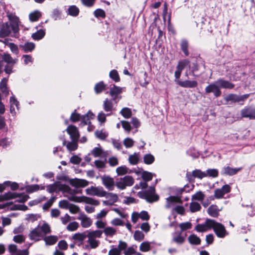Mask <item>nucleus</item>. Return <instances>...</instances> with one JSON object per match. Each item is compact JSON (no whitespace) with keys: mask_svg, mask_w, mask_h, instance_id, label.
Segmentation results:
<instances>
[{"mask_svg":"<svg viewBox=\"0 0 255 255\" xmlns=\"http://www.w3.org/2000/svg\"><path fill=\"white\" fill-rule=\"evenodd\" d=\"M61 191L64 194L65 197L71 201L77 203H85L95 206H98L100 203L98 200L90 197L85 196H75V194L78 193L77 190L72 189L69 186L65 184H62Z\"/></svg>","mask_w":255,"mask_h":255,"instance_id":"1","label":"nucleus"},{"mask_svg":"<svg viewBox=\"0 0 255 255\" xmlns=\"http://www.w3.org/2000/svg\"><path fill=\"white\" fill-rule=\"evenodd\" d=\"M50 228L47 223H44L42 226H38L30 231L29 237L31 240L38 241L44 236L50 232Z\"/></svg>","mask_w":255,"mask_h":255,"instance_id":"2","label":"nucleus"},{"mask_svg":"<svg viewBox=\"0 0 255 255\" xmlns=\"http://www.w3.org/2000/svg\"><path fill=\"white\" fill-rule=\"evenodd\" d=\"M102 234L103 231L101 230L88 231L87 242L91 249H95L99 247L100 242L96 238H100Z\"/></svg>","mask_w":255,"mask_h":255,"instance_id":"3","label":"nucleus"},{"mask_svg":"<svg viewBox=\"0 0 255 255\" xmlns=\"http://www.w3.org/2000/svg\"><path fill=\"white\" fill-rule=\"evenodd\" d=\"M134 183L133 178L129 175H127L121 178L116 183V186L118 188L123 190L127 187L131 186Z\"/></svg>","mask_w":255,"mask_h":255,"instance_id":"4","label":"nucleus"},{"mask_svg":"<svg viewBox=\"0 0 255 255\" xmlns=\"http://www.w3.org/2000/svg\"><path fill=\"white\" fill-rule=\"evenodd\" d=\"M28 196L26 195H21L18 196L16 194L11 192H7L4 195L0 196V202L4 200L18 198L16 200L18 202L23 203L27 200Z\"/></svg>","mask_w":255,"mask_h":255,"instance_id":"5","label":"nucleus"},{"mask_svg":"<svg viewBox=\"0 0 255 255\" xmlns=\"http://www.w3.org/2000/svg\"><path fill=\"white\" fill-rule=\"evenodd\" d=\"M212 229H213L215 234L218 238H223L228 234L225 226L222 224L216 222L215 220H214Z\"/></svg>","mask_w":255,"mask_h":255,"instance_id":"6","label":"nucleus"},{"mask_svg":"<svg viewBox=\"0 0 255 255\" xmlns=\"http://www.w3.org/2000/svg\"><path fill=\"white\" fill-rule=\"evenodd\" d=\"M86 193L90 196H96L100 197L106 196L107 192L104 190L103 187L98 186H91L85 190Z\"/></svg>","mask_w":255,"mask_h":255,"instance_id":"7","label":"nucleus"},{"mask_svg":"<svg viewBox=\"0 0 255 255\" xmlns=\"http://www.w3.org/2000/svg\"><path fill=\"white\" fill-rule=\"evenodd\" d=\"M214 220L207 219L204 224H199L196 226L195 229L198 232H205L212 229Z\"/></svg>","mask_w":255,"mask_h":255,"instance_id":"8","label":"nucleus"},{"mask_svg":"<svg viewBox=\"0 0 255 255\" xmlns=\"http://www.w3.org/2000/svg\"><path fill=\"white\" fill-rule=\"evenodd\" d=\"M231 190V186L228 184H225L221 188L217 189L214 191V196L217 199L222 198L225 194L230 193Z\"/></svg>","mask_w":255,"mask_h":255,"instance_id":"9","label":"nucleus"},{"mask_svg":"<svg viewBox=\"0 0 255 255\" xmlns=\"http://www.w3.org/2000/svg\"><path fill=\"white\" fill-rule=\"evenodd\" d=\"M70 185L77 188H83L87 186L89 182L85 179L79 178L70 179L69 181Z\"/></svg>","mask_w":255,"mask_h":255,"instance_id":"10","label":"nucleus"},{"mask_svg":"<svg viewBox=\"0 0 255 255\" xmlns=\"http://www.w3.org/2000/svg\"><path fill=\"white\" fill-rule=\"evenodd\" d=\"M220 86L215 82L207 86L205 88V91L207 93H213L216 97H219L221 94V91L220 90Z\"/></svg>","mask_w":255,"mask_h":255,"instance_id":"11","label":"nucleus"},{"mask_svg":"<svg viewBox=\"0 0 255 255\" xmlns=\"http://www.w3.org/2000/svg\"><path fill=\"white\" fill-rule=\"evenodd\" d=\"M248 96V95L239 96L235 94H229L225 97V100L227 102H240L247 99Z\"/></svg>","mask_w":255,"mask_h":255,"instance_id":"12","label":"nucleus"},{"mask_svg":"<svg viewBox=\"0 0 255 255\" xmlns=\"http://www.w3.org/2000/svg\"><path fill=\"white\" fill-rule=\"evenodd\" d=\"M77 219L81 221V225L83 228H88L90 227L92 224V220L90 218L88 217L84 213H79Z\"/></svg>","mask_w":255,"mask_h":255,"instance_id":"13","label":"nucleus"},{"mask_svg":"<svg viewBox=\"0 0 255 255\" xmlns=\"http://www.w3.org/2000/svg\"><path fill=\"white\" fill-rule=\"evenodd\" d=\"M103 184L109 190H112L114 188L115 182L113 178L109 176L104 175L101 177Z\"/></svg>","mask_w":255,"mask_h":255,"instance_id":"14","label":"nucleus"},{"mask_svg":"<svg viewBox=\"0 0 255 255\" xmlns=\"http://www.w3.org/2000/svg\"><path fill=\"white\" fill-rule=\"evenodd\" d=\"M144 195L146 200L149 202L156 201L158 199V196L155 194V189L153 187H150L145 192Z\"/></svg>","mask_w":255,"mask_h":255,"instance_id":"15","label":"nucleus"},{"mask_svg":"<svg viewBox=\"0 0 255 255\" xmlns=\"http://www.w3.org/2000/svg\"><path fill=\"white\" fill-rule=\"evenodd\" d=\"M107 200L103 201V204L105 206H112L116 202L118 199V197L117 194L108 193L106 194V196Z\"/></svg>","mask_w":255,"mask_h":255,"instance_id":"16","label":"nucleus"},{"mask_svg":"<svg viewBox=\"0 0 255 255\" xmlns=\"http://www.w3.org/2000/svg\"><path fill=\"white\" fill-rule=\"evenodd\" d=\"M66 131L70 135L71 140H78L80 134L77 127L73 125L69 126Z\"/></svg>","mask_w":255,"mask_h":255,"instance_id":"17","label":"nucleus"},{"mask_svg":"<svg viewBox=\"0 0 255 255\" xmlns=\"http://www.w3.org/2000/svg\"><path fill=\"white\" fill-rule=\"evenodd\" d=\"M88 231L83 232L75 234L72 238L74 240L75 243L77 244L79 246L83 244V241L87 237Z\"/></svg>","mask_w":255,"mask_h":255,"instance_id":"18","label":"nucleus"},{"mask_svg":"<svg viewBox=\"0 0 255 255\" xmlns=\"http://www.w3.org/2000/svg\"><path fill=\"white\" fill-rule=\"evenodd\" d=\"M186 176L189 180H191L192 177L202 179L204 177H207V174L200 170L196 169L193 170L192 173L187 172Z\"/></svg>","mask_w":255,"mask_h":255,"instance_id":"19","label":"nucleus"},{"mask_svg":"<svg viewBox=\"0 0 255 255\" xmlns=\"http://www.w3.org/2000/svg\"><path fill=\"white\" fill-rule=\"evenodd\" d=\"M242 170L241 167L232 168L229 166L224 167L222 168L221 173L223 175L232 176L237 174Z\"/></svg>","mask_w":255,"mask_h":255,"instance_id":"20","label":"nucleus"},{"mask_svg":"<svg viewBox=\"0 0 255 255\" xmlns=\"http://www.w3.org/2000/svg\"><path fill=\"white\" fill-rule=\"evenodd\" d=\"M175 82L181 87L187 88H195L197 86L198 84L197 81L194 80H186L184 81L176 80Z\"/></svg>","mask_w":255,"mask_h":255,"instance_id":"21","label":"nucleus"},{"mask_svg":"<svg viewBox=\"0 0 255 255\" xmlns=\"http://www.w3.org/2000/svg\"><path fill=\"white\" fill-rule=\"evenodd\" d=\"M243 117L248 118L250 119H255V108H248L241 111Z\"/></svg>","mask_w":255,"mask_h":255,"instance_id":"22","label":"nucleus"},{"mask_svg":"<svg viewBox=\"0 0 255 255\" xmlns=\"http://www.w3.org/2000/svg\"><path fill=\"white\" fill-rule=\"evenodd\" d=\"M90 153L91 155H93L95 157H106L108 155L107 152L104 151L102 148V147L100 146L96 147L94 148L91 151Z\"/></svg>","mask_w":255,"mask_h":255,"instance_id":"23","label":"nucleus"},{"mask_svg":"<svg viewBox=\"0 0 255 255\" xmlns=\"http://www.w3.org/2000/svg\"><path fill=\"white\" fill-rule=\"evenodd\" d=\"M62 184L59 181L55 182L53 184L48 185L47 186V190L49 193L61 191Z\"/></svg>","mask_w":255,"mask_h":255,"instance_id":"24","label":"nucleus"},{"mask_svg":"<svg viewBox=\"0 0 255 255\" xmlns=\"http://www.w3.org/2000/svg\"><path fill=\"white\" fill-rule=\"evenodd\" d=\"M94 118V115L91 112L89 111L87 114L81 117V125L82 126L90 124V120Z\"/></svg>","mask_w":255,"mask_h":255,"instance_id":"25","label":"nucleus"},{"mask_svg":"<svg viewBox=\"0 0 255 255\" xmlns=\"http://www.w3.org/2000/svg\"><path fill=\"white\" fill-rule=\"evenodd\" d=\"M172 241L177 245H182L185 242V237L182 236L181 233H174L172 234Z\"/></svg>","mask_w":255,"mask_h":255,"instance_id":"26","label":"nucleus"},{"mask_svg":"<svg viewBox=\"0 0 255 255\" xmlns=\"http://www.w3.org/2000/svg\"><path fill=\"white\" fill-rule=\"evenodd\" d=\"M123 90V88L115 85L111 88L110 94L113 97L114 100H116L117 98H118V95L122 93Z\"/></svg>","mask_w":255,"mask_h":255,"instance_id":"27","label":"nucleus"},{"mask_svg":"<svg viewBox=\"0 0 255 255\" xmlns=\"http://www.w3.org/2000/svg\"><path fill=\"white\" fill-rule=\"evenodd\" d=\"M78 140H72L70 142H66L65 140L63 141V145H66L69 151H74L78 148Z\"/></svg>","mask_w":255,"mask_h":255,"instance_id":"28","label":"nucleus"},{"mask_svg":"<svg viewBox=\"0 0 255 255\" xmlns=\"http://www.w3.org/2000/svg\"><path fill=\"white\" fill-rule=\"evenodd\" d=\"M180 199L176 196H170L166 198V204L165 207L166 208H169L173 206L174 203H180Z\"/></svg>","mask_w":255,"mask_h":255,"instance_id":"29","label":"nucleus"},{"mask_svg":"<svg viewBox=\"0 0 255 255\" xmlns=\"http://www.w3.org/2000/svg\"><path fill=\"white\" fill-rule=\"evenodd\" d=\"M220 88L232 89L234 87V85L230 82L223 79H219L216 81Z\"/></svg>","mask_w":255,"mask_h":255,"instance_id":"30","label":"nucleus"},{"mask_svg":"<svg viewBox=\"0 0 255 255\" xmlns=\"http://www.w3.org/2000/svg\"><path fill=\"white\" fill-rule=\"evenodd\" d=\"M186 65L185 62H179L177 66L176 70L175 72L174 75L175 77V80H179V78L180 76L181 73L184 68Z\"/></svg>","mask_w":255,"mask_h":255,"instance_id":"31","label":"nucleus"},{"mask_svg":"<svg viewBox=\"0 0 255 255\" xmlns=\"http://www.w3.org/2000/svg\"><path fill=\"white\" fill-rule=\"evenodd\" d=\"M11 32V28L7 23L2 24L0 30V36L2 37L8 36Z\"/></svg>","mask_w":255,"mask_h":255,"instance_id":"32","label":"nucleus"},{"mask_svg":"<svg viewBox=\"0 0 255 255\" xmlns=\"http://www.w3.org/2000/svg\"><path fill=\"white\" fill-rule=\"evenodd\" d=\"M116 171L118 176H122L127 173H131V170H129L128 168L125 165H123L117 167Z\"/></svg>","mask_w":255,"mask_h":255,"instance_id":"33","label":"nucleus"},{"mask_svg":"<svg viewBox=\"0 0 255 255\" xmlns=\"http://www.w3.org/2000/svg\"><path fill=\"white\" fill-rule=\"evenodd\" d=\"M114 105L112 100L106 99L103 103V108L106 112H111L113 110Z\"/></svg>","mask_w":255,"mask_h":255,"instance_id":"34","label":"nucleus"},{"mask_svg":"<svg viewBox=\"0 0 255 255\" xmlns=\"http://www.w3.org/2000/svg\"><path fill=\"white\" fill-rule=\"evenodd\" d=\"M9 19L11 21V24L10 26L11 30H12L14 33H16L18 31V18L17 17H13L11 19L9 17Z\"/></svg>","mask_w":255,"mask_h":255,"instance_id":"35","label":"nucleus"},{"mask_svg":"<svg viewBox=\"0 0 255 255\" xmlns=\"http://www.w3.org/2000/svg\"><path fill=\"white\" fill-rule=\"evenodd\" d=\"M220 211L216 205H212L208 209V214L213 217H217Z\"/></svg>","mask_w":255,"mask_h":255,"instance_id":"36","label":"nucleus"},{"mask_svg":"<svg viewBox=\"0 0 255 255\" xmlns=\"http://www.w3.org/2000/svg\"><path fill=\"white\" fill-rule=\"evenodd\" d=\"M128 161L131 165L137 164L139 161V153L134 152L133 154L130 155L128 157Z\"/></svg>","mask_w":255,"mask_h":255,"instance_id":"37","label":"nucleus"},{"mask_svg":"<svg viewBox=\"0 0 255 255\" xmlns=\"http://www.w3.org/2000/svg\"><path fill=\"white\" fill-rule=\"evenodd\" d=\"M188 240L191 245H198L201 243L200 238L195 234L190 235L188 238Z\"/></svg>","mask_w":255,"mask_h":255,"instance_id":"38","label":"nucleus"},{"mask_svg":"<svg viewBox=\"0 0 255 255\" xmlns=\"http://www.w3.org/2000/svg\"><path fill=\"white\" fill-rule=\"evenodd\" d=\"M2 59L7 64H15L17 61V59H13L9 54L4 53L2 56Z\"/></svg>","mask_w":255,"mask_h":255,"instance_id":"39","label":"nucleus"},{"mask_svg":"<svg viewBox=\"0 0 255 255\" xmlns=\"http://www.w3.org/2000/svg\"><path fill=\"white\" fill-rule=\"evenodd\" d=\"M22 49L25 52H31L35 48V44L32 42H27L21 45Z\"/></svg>","mask_w":255,"mask_h":255,"instance_id":"40","label":"nucleus"},{"mask_svg":"<svg viewBox=\"0 0 255 255\" xmlns=\"http://www.w3.org/2000/svg\"><path fill=\"white\" fill-rule=\"evenodd\" d=\"M103 232L107 237H112L116 234L117 231L112 227H107L105 228Z\"/></svg>","mask_w":255,"mask_h":255,"instance_id":"41","label":"nucleus"},{"mask_svg":"<svg viewBox=\"0 0 255 255\" xmlns=\"http://www.w3.org/2000/svg\"><path fill=\"white\" fill-rule=\"evenodd\" d=\"M143 159L144 163L147 165L152 164L155 160L154 156L150 153L145 154Z\"/></svg>","mask_w":255,"mask_h":255,"instance_id":"42","label":"nucleus"},{"mask_svg":"<svg viewBox=\"0 0 255 255\" xmlns=\"http://www.w3.org/2000/svg\"><path fill=\"white\" fill-rule=\"evenodd\" d=\"M44 240L46 245H52L57 241V237L55 236H50L44 238Z\"/></svg>","mask_w":255,"mask_h":255,"instance_id":"43","label":"nucleus"},{"mask_svg":"<svg viewBox=\"0 0 255 255\" xmlns=\"http://www.w3.org/2000/svg\"><path fill=\"white\" fill-rule=\"evenodd\" d=\"M41 16V13L38 10H36L29 14V19L31 21H35L37 20Z\"/></svg>","mask_w":255,"mask_h":255,"instance_id":"44","label":"nucleus"},{"mask_svg":"<svg viewBox=\"0 0 255 255\" xmlns=\"http://www.w3.org/2000/svg\"><path fill=\"white\" fill-rule=\"evenodd\" d=\"M94 165L100 171L105 168L106 166V161L101 160H96L94 162Z\"/></svg>","mask_w":255,"mask_h":255,"instance_id":"45","label":"nucleus"},{"mask_svg":"<svg viewBox=\"0 0 255 255\" xmlns=\"http://www.w3.org/2000/svg\"><path fill=\"white\" fill-rule=\"evenodd\" d=\"M68 14L73 16H77L79 12V8L75 5H71L68 8Z\"/></svg>","mask_w":255,"mask_h":255,"instance_id":"46","label":"nucleus"},{"mask_svg":"<svg viewBox=\"0 0 255 255\" xmlns=\"http://www.w3.org/2000/svg\"><path fill=\"white\" fill-rule=\"evenodd\" d=\"M139 250L142 252H147L150 250V243L148 242H142L140 246Z\"/></svg>","mask_w":255,"mask_h":255,"instance_id":"47","label":"nucleus"},{"mask_svg":"<svg viewBox=\"0 0 255 255\" xmlns=\"http://www.w3.org/2000/svg\"><path fill=\"white\" fill-rule=\"evenodd\" d=\"M181 48L184 54L186 56H188L189 54L188 51V43L185 39H183L181 41Z\"/></svg>","mask_w":255,"mask_h":255,"instance_id":"48","label":"nucleus"},{"mask_svg":"<svg viewBox=\"0 0 255 255\" xmlns=\"http://www.w3.org/2000/svg\"><path fill=\"white\" fill-rule=\"evenodd\" d=\"M120 113L125 118H129L131 116V111L128 108H124L121 111Z\"/></svg>","mask_w":255,"mask_h":255,"instance_id":"49","label":"nucleus"},{"mask_svg":"<svg viewBox=\"0 0 255 255\" xmlns=\"http://www.w3.org/2000/svg\"><path fill=\"white\" fill-rule=\"evenodd\" d=\"M45 35V32L42 30H38L37 32L33 33L32 37L34 40H39L42 38Z\"/></svg>","mask_w":255,"mask_h":255,"instance_id":"50","label":"nucleus"},{"mask_svg":"<svg viewBox=\"0 0 255 255\" xmlns=\"http://www.w3.org/2000/svg\"><path fill=\"white\" fill-rule=\"evenodd\" d=\"M95 133L97 137L102 140L105 139L108 135V133L103 130H97Z\"/></svg>","mask_w":255,"mask_h":255,"instance_id":"51","label":"nucleus"},{"mask_svg":"<svg viewBox=\"0 0 255 255\" xmlns=\"http://www.w3.org/2000/svg\"><path fill=\"white\" fill-rule=\"evenodd\" d=\"M105 85L103 82H100L95 85L94 90L97 94H99L103 91V90L105 89Z\"/></svg>","mask_w":255,"mask_h":255,"instance_id":"52","label":"nucleus"},{"mask_svg":"<svg viewBox=\"0 0 255 255\" xmlns=\"http://www.w3.org/2000/svg\"><path fill=\"white\" fill-rule=\"evenodd\" d=\"M7 81V79L4 78L1 81L0 84V89L1 92L6 95L8 94L6 87Z\"/></svg>","mask_w":255,"mask_h":255,"instance_id":"53","label":"nucleus"},{"mask_svg":"<svg viewBox=\"0 0 255 255\" xmlns=\"http://www.w3.org/2000/svg\"><path fill=\"white\" fill-rule=\"evenodd\" d=\"M133 238L135 240L140 242L143 240L144 235L141 231H136L134 233Z\"/></svg>","mask_w":255,"mask_h":255,"instance_id":"54","label":"nucleus"},{"mask_svg":"<svg viewBox=\"0 0 255 255\" xmlns=\"http://www.w3.org/2000/svg\"><path fill=\"white\" fill-rule=\"evenodd\" d=\"M153 174L149 172L144 171L142 172L141 177L145 181H148L152 179Z\"/></svg>","mask_w":255,"mask_h":255,"instance_id":"55","label":"nucleus"},{"mask_svg":"<svg viewBox=\"0 0 255 255\" xmlns=\"http://www.w3.org/2000/svg\"><path fill=\"white\" fill-rule=\"evenodd\" d=\"M110 77L115 82H119L120 80L118 73L117 70H113L110 72Z\"/></svg>","mask_w":255,"mask_h":255,"instance_id":"56","label":"nucleus"},{"mask_svg":"<svg viewBox=\"0 0 255 255\" xmlns=\"http://www.w3.org/2000/svg\"><path fill=\"white\" fill-rule=\"evenodd\" d=\"M205 173L207 174V176L213 178L216 177L218 175V171L215 169H208Z\"/></svg>","mask_w":255,"mask_h":255,"instance_id":"57","label":"nucleus"},{"mask_svg":"<svg viewBox=\"0 0 255 255\" xmlns=\"http://www.w3.org/2000/svg\"><path fill=\"white\" fill-rule=\"evenodd\" d=\"M123 144L126 148H130L133 145L134 141L132 139L127 137L124 140Z\"/></svg>","mask_w":255,"mask_h":255,"instance_id":"58","label":"nucleus"},{"mask_svg":"<svg viewBox=\"0 0 255 255\" xmlns=\"http://www.w3.org/2000/svg\"><path fill=\"white\" fill-rule=\"evenodd\" d=\"M179 227L181 229V232H182L191 229L192 227V224L189 222L182 223L179 225Z\"/></svg>","mask_w":255,"mask_h":255,"instance_id":"59","label":"nucleus"},{"mask_svg":"<svg viewBox=\"0 0 255 255\" xmlns=\"http://www.w3.org/2000/svg\"><path fill=\"white\" fill-rule=\"evenodd\" d=\"M201 208V206L198 203L192 202L190 204V209L192 212H195L199 211Z\"/></svg>","mask_w":255,"mask_h":255,"instance_id":"60","label":"nucleus"},{"mask_svg":"<svg viewBox=\"0 0 255 255\" xmlns=\"http://www.w3.org/2000/svg\"><path fill=\"white\" fill-rule=\"evenodd\" d=\"M204 195L201 191L196 193L192 196V200L202 201L204 199Z\"/></svg>","mask_w":255,"mask_h":255,"instance_id":"61","label":"nucleus"},{"mask_svg":"<svg viewBox=\"0 0 255 255\" xmlns=\"http://www.w3.org/2000/svg\"><path fill=\"white\" fill-rule=\"evenodd\" d=\"M79 227V224L76 222H73L70 223L67 226V229L70 231H74L76 230Z\"/></svg>","mask_w":255,"mask_h":255,"instance_id":"62","label":"nucleus"},{"mask_svg":"<svg viewBox=\"0 0 255 255\" xmlns=\"http://www.w3.org/2000/svg\"><path fill=\"white\" fill-rule=\"evenodd\" d=\"M125 255H142L140 253L136 252L135 250L133 248V247H129L128 248L125 252Z\"/></svg>","mask_w":255,"mask_h":255,"instance_id":"63","label":"nucleus"},{"mask_svg":"<svg viewBox=\"0 0 255 255\" xmlns=\"http://www.w3.org/2000/svg\"><path fill=\"white\" fill-rule=\"evenodd\" d=\"M121 253L120 250L112 246V248L109 251L108 255H120Z\"/></svg>","mask_w":255,"mask_h":255,"instance_id":"64","label":"nucleus"}]
</instances>
